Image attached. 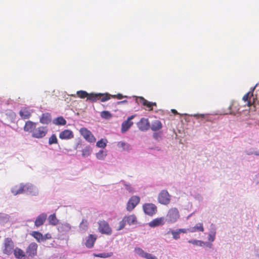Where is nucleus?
Segmentation results:
<instances>
[{
    "label": "nucleus",
    "instance_id": "nucleus-27",
    "mask_svg": "<svg viewBox=\"0 0 259 259\" xmlns=\"http://www.w3.org/2000/svg\"><path fill=\"white\" fill-rule=\"evenodd\" d=\"M117 146L119 149L123 151H128L130 148V146L128 144L122 141L118 142Z\"/></svg>",
    "mask_w": 259,
    "mask_h": 259
},
{
    "label": "nucleus",
    "instance_id": "nucleus-37",
    "mask_svg": "<svg viewBox=\"0 0 259 259\" xmlns=\"http://www.w3.org/2000/svg\"><path fill=\"white\" fill-rule=\"evenodd\" d=\"M91 148L90 147H86L82 150V155L83 157H87L91 154Z\"/></svg>",
    "mask_w": 259,
    "mask_h": 259
},
{
    "label": "nucleus",
    "instance_id": "nucleus-28",
    "mask_svg": "<svg viewBox=\"0 0 259 259\" xmlns=\"http://www.w3.org/2000/svg\"><path fill=\"white\" fill-rule=\"evenodd\" d=\"M49 224L53 226L57 225L59 223V220L56 218L55 213L51 214L48 218Z\"/></svg>",
    "mask_w": 259,
    "mask_h": 259
},
{
    "label": "nucleus",
    "instance_id": "nucleus-25",
    "mask_svg": "<svg viewBox=\"0 0 259 259\" xmlns=\"http://www.w3.org/2000/svg\"><path fill=\"white\" fill-rule=\"evenodd\" d=\"M204 227L202 223H198L193 227L190 228V232L194 233L197 231L203 232L204 231Z\"/></svg>",
    "mask_w": 259,
    "mask_h": 259
},
{
    "label": "nucleus",
    "instance_id": "nucleus-19",
    "mask_svg": "<svg viewBox=\"0 0 259 259\" xmlns=\"http://www.w3.org/2000/svg\"><path fill=\"white\" fill-rule=\"evenodd\" d=\"M19 115L23 119H27L31 116V112L26 107L22 108L19 111Z\"/></svg>",
    "mask_w": 259,
    "mask_h": 259
},
{
    "label": "nucleus",
    "instance_id": "nucleus-16",
    "mask_svg": "<svg viewBox=\"0 0 259 259\" xmlns=\"http://www.w3.org/2000/svg\"><path fill=\"white\" fill-rule=\"evenodd\" d=\"M47 218V215L45 213H42L40 214L35 219L34 222V225L36 227H38L40 226H42L44 223L46 222V220Z\"/></svg>",
    "mask_w": 259,
    "mask_h": 259
},
{
    "label": "nucleus",
    "instance_id": "nucleus-41",
    "mask_svg": "<svg viewBox=\"0 0 259 259\" xmlns=\"http://www.w3.org/2000/svg\"><path fill=\"white\" fill-rule=\"evenodd\" d=\"M125 189L127 191H128L130 193H133L134 192V188L129 184H125Z\"/></svg>",
    "mask_w": 259,
    "mask_h": 259
},
{
    "label": "nucleus",
    "instance_id": "nucleus-31",
    "mask_svg": "<svg viewBox=\"0 0 259 259\" xmlns=\"http://www.w3.org/2000/svg\"><path fill=\"white\" fill-rule=\"evenodd\" d=\"M253 96V91L252 92H249L246 94L243 97V100L244 101H248L247 105L248 106H251L252 105V103L250 101H248L249 98H250L251 97Z\"/></svg>",
    "mask_w": 259,
    "mask_h": 259
},
{
    "label": "nucleus",
    "instance_id": "nucleus-21",
    "mask_svg": "<svg viewBox=\"0 0 259 259\" xmlns=\"http://www.w3.org/2000/svg\"><path fill=\"white\" fill-rule=\"evenodd\" d=\"M40 122L44 124H48L51 121V115L49 113H43L39 119Z\"/></svg>",
    "mask_w": 259,
    "mask_h": 259
},
{
    "label": "nucleus",
    "instance_id": "nucleus-10",
    "mask_svg": "<svg viewBox=\"0 0 259 259\" xmlns=\"http://www.w3.org/2000/svg\"><path fill=\"white\" fill-rule=\"evenodd\" d=\"M140 198L138 196H133L128 200L127 205L126 209L128 211L133 210L135 207L139 203Z\"/></svg>",
    "mask_w": 259,
    "mask_h": 259
},
{
    "label": "nucleus",
    "instance_id": "nucleus-18",
    "mask_svg": "<svg viewBox=\"0 0 259 259\" xmlns=\"http://www.w3.org/2000/svg\"><path fill=\"white\" fill-rule=\"evenodd\" d=\"M97 239V236L95 235L90 234L87 238L85 245L87 247L91 248L94 246V243Z\"/></svg>",
    "mask_w": 259,
    "mask_h": 259
},
{
    "label": "nucleus",
    "instance_id": "nucleus-34",
    "mask_svg": "<svg viewBox=\"0 0 259 259\" xmlns=\"http://www.w3.org/2000/svg\"><path fill=\"white\" fill-rule=\"evenodd\" d=\"M106 155V153L103 150H100L96 154V157L99 160H103Z\"/></svg>",
    "mask_w": 259,
    "mask_h": 259
},
{
    "label": "nucleus",
    "instance_id": "nucleus-26",
    "mask_svg": "<svg viewBox=\"0 0 259 259\" xmlns=\"http://www.w3.org/2000/svg\"><path fill=\"white\" fill-rule=\"evenodd\" d=\"M30 234L31 236H33L38 242L43 241L44 236L41 233L37 231H33L30 233Z\"/></svg>",
    "mask_w": 259,
    "mask_h": 259
},
{
    "label": "nucleus",
    "instance_id": "nucleus-46",
    "mask_svg": "<svg viewBox=\"0 0 259 259\" xmlns=\"http://www.w3.org/2000/svg\"><path fill=\"white\" fill-rule=\"evenodd\" d=\"M171 112L174 113L175 114H178L177 110H175V109H171Z\"/></svg>",
    "mask_w": 259,
    "mask_h": 259
},
{
    "label": "nucleus",
    "instance_id": "nucleus-6",
    "mask_svg": "<svg viewBox=\"0 0 259 259\" xmlns=\"http://www.w3.org/2000/svg\"><path fill=\"white\" fill-rule=\"evenodd\" d=\"M80 134L84 139L90 143H95L96 138L92 133L85 127H82L79 130Z\"/></svg>",
    "mask_w": 259,
    "mask_h": 259
},
{
    "label": "nucleus",
    "instance_id": "nucleus-48",
    "mask_svg": "<svg viewBox=\"0 0 259 259\" xmlns=\"http://www.w3.org/2000/svg\"><path fill=\"white\" fill-rule=\"evenodd\" d=\"M255 154L256 155H259V152H256Z\"/></svg>",
    "mask_w": 259,
    "mask_h": 259
},
{
    "label": "nucleus",
    "instance_id": "nucleus-7",
    "mask_svg": "<svg viewBox=\"0 0 259 259\" xmlns=\"http://www.w3.org/2000/svg\"><path fill=\"white\" fill-rule=\"evenodd\" d=\"M143 209L145 214L152 216L155 214L157 211V206L153 203H147L143 205Z\"/></svg>",
    "mask_w": 259,
    "mask_h": 259
},
{
    "label": "nucleus",
    "instance_id": "nucleus-1",
    "mask_svg": "<svg viewBox=\"0 0 259 259\" xmlns=\"http://www.w3.org/2000/svg\"><path fill=\"white\" fill-rule=\"evenodd\" d=\"M37 123L28 120L25 122L24 131L31 134V136L36 139H41L46 136L48 132L47 126H39L37 127Z\"/></svg>",
    "mask_w": 259,
    "mask_h": 259
},
{
    "label": "nucleus",
    "instance_id": "nucleus-9",
    "mask_svg": "<svg viewBox=\"0 0 259 259\" xmlns=\"http://www.w3.org/2000/svg\"><path fill=\"white\" fill-rule=\"evenodd\" d=\"M179 217V212L176 208L170 209L166 215L168 221L171 223L176 222Z\"/></svg>",
    "mask_w": 259,
    "mask_h": 259
},
{
    "label": "nucleus",
    "instance_id": "nucleus-43",
    "mask_svg": "<svg viewBox=\"0 0 259 259\" xmlns=\"http://www.w3.org/2000/svg\"><path fill=\"white\" fill-rule=\"evenodd\" d=\"M62 227L64 228V229L66 230H69L71 228L70 226L68 223H66V224H63L62 226L61 227V228H62Z\"/></svg>",
    "mask_w": 259,
    "mask_h": 259
},
{
    "label": "nucleus",
    "instance_id": "nucleus-15",
    "mask_svg": "<svg viewBox=\"0 0 259 259\" xmlns=\"http://www.w3.org/2000/svg\"><path fill=\"white\" fill-rule=\"evenodd\" d=\"M135 117V115H132L128 117L126 120L124 121L121 125V132L124 133L126 132L131 126L133 124V122L131 121Z\"/></svg>",
    "mask_w": 259,
    "mask_h": 259
},
{
    "label": "nucleus",
    "instance_id": "nucleus-3",
    "mask_svg": "<svg viewBox=\"0 0 259 259\" xmlns=\"http://www.w3.org/2000/svg\"><path fill=\"white\" fill-rule=\"evenodd\" d=\"M14 243L10 238H5L4 243V253L10 255L12 254L14 251Z\"/></svg>",
    "mask_w": 259,
    "mask_h": 259
},
{
    "label": "nucleus",
    "instance_id": "nucleus-20",
    "mask_svg": "<svg viewBox=\"0 0 259 259\" xmlns=\"http://www.w3.org/2000/svg\"><path fill=\"white\" fill-rule=\"evenodd\" d=\"M164 224V218H158L149 222V226L151 227H156Z\"/></svg>",
    "mask_w": 259,
    "mask_h": 259
},
{
    "label": "nucleus",
    "instance_id": "nucleus-38",
    "mask_svg": "<svg viewBox=\"0 0 259 259\" xmlns=\"http://www.w3.org/2000/svg\"><path fill=\"white\" fill-rule=\"evenodd\" d=\"M171 233L172 235V237L174 239L177 240L180 238V233L178 230L177 231H171Z\"/></svg>",
    "mask_w": 259,
    "mask_h": 259
},
{
    "label": "nucleus",
    "instance_id": "nucleus-17",
    "mask_svg": "<svg viewBox=\"0 0 259 259\" xmlns=\"http://www.w3.org/2000/svg\"><path fill=\"white\" fill-rule=\"evenodd\" d=\"M73 137L72 132L69 130H65L59 134V138L62 140L70 139Z\"/></svg>",
    "mask_w": 259,
    "mask_h": 259
},
{
    "label": "nucleus",
    "instance_id": "nucleus-45",
    "mask_svg": "<svg viewBox=\"0 0 259 259\" xmlns=\"http://www.w3.org/2000/svg\"><path fill=\"white\" fill-rule=\"evenodd\" d=\"M116 97H117V98L118 99H121L123 98V96L122 94H118L116 95Z\"/></svg>",
    "mask_w": 259,
    "mask_h": 259
},
{
    "label": "nucleus",
    "instance_id": "nucleus-33",
    "mask_svg": "<svg viewBox=\"0 0 259 259\" xmlns=\"http://www.w3.org/2000/svg\"><path fill=\"white\" fill-rule=\"evenodd\" d=\"M58 143V139L55 134H53L49 139V144L50 145L57 144Z\"/></svg>",
    "mask_w": 259,
    "mask_h": 259
},
{
    "label": "nucleus",
    "instance_id": "nucleus-13",
    "mask_svg": "<svg viewBox=\"0 0 259 259\" xmlns=\"http://www.w3.org/2000/svg\"><path fill=\"white\" fill-rule=\"evenodd\" d=\"M137 126L142 131H146L150 127V123L148 118H142L137 123Z\"/></svg>",
    "mask_w": 259,
    "mask_h": 259
},
{
    "label": "nucleus",
    "instance_id": "nucleus-42",
    "mask_svg": "<svg viewBox=\"0 0 259 259\" xmlns=\"http://www.w3.org/2000/svg\"><path fill=\"white\" fill-rule=\"evenodd\" d=\"M190 228L189 229H179L178 230L181 233H187L190 232Z\"/></svg>",
    "mask_w": 259,
    "mask_h": 259
},
{
    "label": "nucleus",
    "instance_id": "nucleus-36",
    "mask_svg": "<svg viewBox=\"0 0 259 259\" xmlns=\"http://www.w3.org/2000/svg\"><path fill=\"white\" fill-rule=\"evenodd\" d=\"M188 242L193 245L200 246H202V245L204 244L203 241L198 240H190L188 241Z\"/></svg>",
    "mask_w": 259,
    "mask_h": 259
},
{
    "label": "nucleus",
    "instance_id": "nucleus-2",
    "mask_svg": "<svg viewBox=\"0 0 259 259\" xmlns=\"http://www.w3.org/2000/svg\"><path fill=\"white\" fill-rule=\"evenodd\" d=\"M78 97L81 99L87 98V100H89L92 102H95L98 100L101 102H105L110 99L111 96L108 94L101 93H88L84 91H79L76 92Z\"/></svg>",
    "mask_w": 259,
    "mask_h": 259
},
{
    "label": "nucleus",
    "instance_id": "nucleus-8",
    "mask_svg": "<svg viewBox=\"0 0 259 259\" xmlns=\"http://www.w3.org/2000/svg\"><path fill=\"white\" fill-rule=\"evenodd\" d=\"M30 188L31 186L28 185H23L21 184L13 187L11 189V191L14 195H16L18 194H22L24 192L28 191V190Z\"/></svg>",
    "mask_w": 259,
    "mask_h": 259
},
{
    "label": "nucleus",
    "instance_id": "nucleus-29",
    "mask_svg": "<svg viewBox=\"0 0 259 259\" xmlns=\"http://www.w3.org/2000/svg\"><path fill=\"white\" fill-rule=\"evenodd\" d=\"M53 123L56 125H64L66 124V121L63 117L60 116L55 119Z\"/></svg>",
    "mask_w": 259,
    "mask_h": 259
},
{
    "label": "nucleus",
    "instance_id": "nucleus-47",
    "mask_svg": "<svg viewBox=\"0 0 259 259\" xmlns=\"http://www.w3.org/2000/svg\"><path fill=\"white\" fill-rule=\"evenodd\" d=\"M3 218H4L3 214L0 213V220H2Z\"/></svg>",
    "mask_w": 259,
    "mask_h": 259
},
{
    "label": "nucleus",
    "instance_id": "nucleus-23",
    "mask_svg": "<svg viewBox=\"0 0 259 259\" xmlns=\"http://www.w3.org/2000/svg\"><path fill=\"white\" fill-rule=\"evenodd\" d=\"M162 127V124L160 121L158 120H154L152 122L151 129L153 131H156L160 130Z\"/></svg>",
    "mask_w": 259,
    "mask_h": 259
},
{
    "label": "nucleus",
    "instance_id": "nucleus-39",
    "mask_svg": "<svg viewBox=\"0 0 259 259\" xmlns=\"http://www.w3.org/2000/svg\"><path fill=\"white\" fill-rule=\"evenodd\" d=\"M126 224V222L125 220L124 221V219L123 218V219L122 220V221L120 222L119 227L117 230H120L122 229L123 228H124Z\"/></svg>",
    "mask_w": 259,
    "mask_h": 259
},
{
    "label": "nucleus",
    "instance_id": "nucleus-22",
    "mask_svg": "<svg viewBox=\"0 0 259 259\" xmlns=\"http://www.w3.org/2000/svg\"><path fill=\"white\" fill-rule=\"evenodd\" d=\"M13 253L15 257L18 259H25L26 256L25 252L18 247L15 248Z\"/></svg>",
    "mask_w": 259,
    "mask_h": 259
},
{
    "label": "nucleus",
    "instance_id": "nucleus-11",
    "mask_svg": "<svg viewBox=\"0 0 259 259\" xmlns=\"http://www.w3.org/2000/svg\"><path fill=\"white\" fill-rule=\"evenodd\" d=\"M99 230L102 234L109 235L111 234L112 230L107 222L101 221L99 222Z\"/></svg>",
    "mask_w": 259,
    "mask_h": 259
},
{
    "label": "nucleus",
    "instance_id": "nucleus-14",
    "mask_svg": "<svg viewBox=\"0 0 259 259\" xmlns=\"http://www.w3.org/2000/svg\"><path fill=\"white\" fill-rule=\"evenodd\" d=\"M135 252L142 257L146 259H158L155 256L152 254L145 252L140 247H136L135 248Z\"/></svg>",
    "mask_w": 259,
    "mask_h": 259
},
{
    "label": "nucleus",
    "instance_id": "nucleus-12",
    "mask_svg": "<svg viewBox=\"0 0 259 259\" xmlns=\"http://www.w3.org/2000/svg\"><path fill=\"white\" fill-rule=\"evenodd\" d=\"M38 245L35 242L31 243L26 249V254L28 256L33 257L37 254Z\"/></svg>",
    "mask_w": 259,
    "mask_h": 259
},
{
    "label": "nucleus",
    "instance_id": "nucleus-40",
    "mask_svg": "<svg viewBox=\"0 0 259 259\" xmlns=\"http://www.w3.org/2000/svg\"><path fill=\"white\" fill-rule=\"evenodd\" d=\"M215 232H211L209 233L208 235V240L211 242L213 241L215 239Z\"/></svg>",
    "mask_w": 259,
    "mask_h": 259
},
{
    "label": "nucleus",
    "instance_id": "nucleus-5",
    "mask_svg": "<svg viewBox=\"0 0 259 259\" xmlns=\"http://www.w3.org/2000/svg\"><path fill=\"white\" fill-rule=\"evenodd\" d=\"M157 199L158 202L160 204L167 205L170 202V195L166 190H163L158 194Z\"/></svg>",
    "mask_w": 259,
    "mask_h": 259
},
{
    "label": "nucleus",
    "instance_id": "nucleus-4",
    "mask_svg": "<svg viewBox=\"0 0 259 259\" xmlns=\"http://www.w3.org/2000/svg\"><path fill=\"white\" fill-rule=\"evenodd\" d=\"M136 101L139 104L145 106L146 110L151 111L153 110V107L156 106L157 104L155 102H151L146 100L143 97H139L136 99Z\"/></svg>",
    "mask_w": 259,
    "mask_h": 259
},
{
    "label": "nucleus",
    "instance_id": "nucleus-32",
    "mask_svg": "<svg viewBox=\"0 0 259 259\" xmlns=\"http://www.w3.org/2000/svg\"><path fill=\"white\" fill-rule=\"evenodd\" d=\"M100 115L102 118L106 119H109L112 117V114L108 111L101 112Z\"/></svg>",
    "mask_w": 259,
    "mask_h": 259
},
{
    "label": "nucleus",
    "instance_id": "nucleus-35",
    "mask_svg": "<svg viewBox=\"0 0 259 259\" xmlns=\"http://www.w3.org/2000/svg\"><path fill=\"white\" fill-rule=\"evenodd\" d=\"M106 142V140L104 141L103 139H101L97 142L96 146L100 148H104L107 145Z\"/></svg>",
    "mask_w": 259,
    "mask_h": 259
},
{
    "label": "nucleus",
    "instance_id": "nucleus-30",
    "mask_svg": "<svg viewBox=\"0 0 259 259\" xmlns=\"http://www.w3.org/2000/svg\"><path fill=\"white\" fill-rule=\"evenodd\" d=\"M93 256L95 257H98L101 258H107L113 255V253L110 252H103L101 253H93Z\"/></svg>",
    "mask_w": 259,
    "mask_h": 259
},
{
    "label": "nucleus",
    "instance_id": "nucleus-44",
    "mask_svg": "<svg viewBox=\"0 0 259 259\" xmlns=\"http://www.w3.org/2000/svg\"><path fill=\"white\" fill-rule=\"evenodd\" d=\"M52 238V236L50 234L47 233L44 236L43 241L47 239H50Z\"/></svg>",
    "mask_w": 259,
    "mask_h": 259
},
{
    "label": "nucleus",
    "instance_id": "nucleus-24",
    "mask_svg": "<svg viewBox=\"0 0 259 259\" xmlns=\"http://www.w3.org/2000/svg\"><path fill=\"white\" fill-rule=\"evenodd\" d=\"M124 221L125 220L126 224L129 225L134 224L137 222V218L135 215L132 214L124 217Z\"/></svg>",
    "mask_w": 259,
    "mask_h": 259
}]
</instances>
